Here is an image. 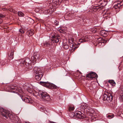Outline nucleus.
<instances>
[{"mask_svg":"<svg viewBox=\"0 0 123 123\" xmlns=\"http://www.w3.org/2000/svg\"><path fill=\"white\" fill-rule=\"evenodd\" d=\"M15 119L16 121L15 122V123H17L19 122V119L17 117H15Z\"/></svg>","mask_w":123,"mask_h":123,"instance_id":"obj_35","label":"nucleus"},{"mask_svg":"<svg viewBox=\"0 0 123 123\" xmlns=\"http://www.w3.org/2000/svg\"><path fill=\"white\" fill-rule=\"evenodd\" d=\"M88 37L87 36H83L80 39L78 42H76L75 43H73L74 42V39L73 38H70L69 39V43H71L70 44L71 48H73L74 49L77 48L79 44L81 43H83L89 40Z\"/></svg>","mask_w":123,"mask_h":123,"instance_id":"obj_1","label":"nucleus"},{"mask_svg":"<svg viewBox=\"0 0 123 123\" xmlns=\"http://www.w3.org/2000/svg\"><path fill=\"white\" fill-rule=\"evenodd\" d=\"M25 123H27V122H25Z\"/></svg>","mask_w":123,"mask_h":123,"instance_id":"obj_46","label":"nucleus"},{"mask_svg":"<svg viewBox=\"0 0 123 123\" xmlns=\"http://www.w3.org/2000/svg\"><path fill=\"white\" fill-rule=\"evenodd\" d=\"M95 8L97 10H98V9L99 10H100L101 9V8L99 6H96Z\"/></svg>","mask_w":123,"mask_h":123,"instance_id":"obj_38","label":"nucleus"},{"mask_svg":"<svg viewBox=\"0 0 123 123\" xmlns=\"http://www.w3.org/2000/svg\"><path fill=\"white\" fill-rule=\"evenodd\" d=\"M86 77L87 78V79L89 78L91 79H93L97 78L98 75L95 73L92 72L90 73L86 74Z\"/></svg>","mask_w":123,"mask_h":123,"instance_id":"obj_7","label":"nucleus"},{"mask_svg":"<svg viewBox=\"0 0 123 123\" xmlns=\"http://www.w3.org/2000/svg\"><path fill=\"white\" fill-rule=\"evenodd\" d=\"M63 47L65 49H68L69 46L68 44L66 43H64L63 44Z\"/></svg>","mask_w":123,"mask_h":123,"instance_id":"obj_23","label":"nucleus"},{"mask_svg":"<svg viewBox=\"0 0 123 123\" xmlns=\"http://www.w3.org/2000/svg\"><path fill=\"white\" fill-rule=\"evenodd\" d=\"M53 10L52 9H48L47 10L44 11L43 13L46 14H49L50 15L52 13V12Z\"/></svg>","mask_w":123,"mask_h":123,"instance_id":"obj_18","label":"nucleus"},{"mask_svg":"<svg viewBox=\"0 0 123 123\" xmlns=\"http://www.w3.org/2000/svg\"><path fill=\"white\" fill-rule=\"evenodd\" d=\"M86 111L88 113H90V114H91V116H94V118L96 117L95 116L96 115L95 113L94 112V110L91 108L89 107H88L86 108Z\"/></svg>","mask_w":123,"mask_h":123,"instance_id":"obj_8","label":"nucleus"},{"mask_svg":"<svg viewBox=\"0 0 123 123\" xmlns=\"http://www.w3.org/2000/svg\"><path fill=\"white\" fill-rule=\"evenodd\" d=\"M33 71V74L35 79L39 81L43 76V71L41 68L36 67H34Z\"/></svg>","mask_w":123,"mask_h":123,"instance_id":"obj_2","label":"nucleus"},{"mask_svg":"<svg viewBox=\"0 0 123 123\" xmlns=\"http://www.w3.org/2000/svg\"><path fill=\"white\" fill-rule=\"evenodd\" d=\"M39 55L38 54H36L35 53L34 54V56L31 57V59L32 61H36L39 57Z\"/></svg>","mask_w":123,"mask_h":123,"instance_id":"obj_15","label":"nucleus"},{"mask_svg":"<svg viewBox=\"0 0 123 123\" xmlns=\"http://www.w3.org/2000/svg\"><path fill=\"white\" fill-rule=\"evenodd\" d=\"M69 0H65L66 1H68Z\"/></svg>","mask_w":123,"mask_h":123,"instance_id":"obj_45","label":"nucleus"},{"mask_svg":"<svg viewBox=\"0 0 123 123\" xmlns=\"http://www.w3.org/2000/svg\"><path fill=\"white\" fill-rule=\"evenodd\" d=\"M18 14L19 16L20 17H23L24 16V14L21 12L19 11L18 12Z\"/></svg>","mask_w":123,"mask_h":123,"instance_id":"obj_24","label":"nucleus"},{"mask_svg":"<svg viewBox=\"0 0 123 123\" xmlns=\"http://www.w3.org/2000/svg\"><path fill=\"white\" fill-rule=\"evenodd\" d=\"M10 88L11 90H16L17 89V87L14 86H11V87H10Z\"/></svg>","mask_w":123,"mask_h":123,"instance_id":"obj_30","label":"nucleus"},{"mask_svg":"<svg viewBox=\"0 0 123 123\" xmlns=\"http://www.w3.org/2000/svg\"><path fill=\"white\" fill-rule=\"evenodd\" d=\"M107 117L109 119H111L114 117V115L113 114L108 115L107 116Z\"/></svg>","mask_w":123,"mask_h":123,"instance_id":"obj_25","label":"nucleus"},{"mask_svg":"<svg viewBox=\"0 0 123 123\" xmlns=\"http://www.w3.org/2000/svg\"><path fill=\"white\" fill-rule=\"evenodd\" d=\"M19 32L21 33H24V30L22 29H20L19 30Z\"/></svg>","mask_w":123,"mask_h":123,"instance_id":"obj_36","label":"nucleus"},{"mask_svg":"<svg viewBox=\"0 0 123 123\" xmlns=\"http://www.w3.org/2000/svg\"><path fill=\"white\" fill-rule=\"evenodd\" d=\"M5 15H3L2 14H0V18H3L5 17Z\"/></svg>","mask_w":123,"mask_h":123,"instance_id":"obj_37","label":"nucleus"},{"mask_svg":"<svg viewBox=\"0 0 123 123\" xmlns=\"http://www.w3.org/2000/svg\"><path fill=\"white\" fill-rule=\"evenodd\" d=\"M123 5V0L119 3H118L117 4H115L114 5V8L115 9H117L118 8L119 9L120 8L121 6Z\"/></svg>","mask_w":123,"mask_h":123,"instance_id":"obj_12","label":"nucleus"},{"mask_svg":"<svg viewBox=\"0 0 123 123\" xmlns=\"http://www.w3.org/2000/svg\"><path fill=\"white\" fill-rule=\"evenodd\" d=\"M80 74H82V73L81 72H79Z\"/></svg>","mask_w":123,"mask_h":123,"instance_id":"obj_44","label":"nucleus"},{"mask_svg":"<svg viewBox=\"0 0 123 123\" xmlns=\"http://www.w3.org/2000/svg\"><path fill=\"white\" fill-rule=\"evenodd\" d=\"M2 22V21L1 19H0V24H1Z\"/></svg>","mask_w":123,"mask_h":123,"instance_id":"obj_42","label":"nucleus"},{"mask_svg":"<svg viewBox=\"0 0 123 123\" xmlns=\"http://www.w3.org/2000/svg\"><path fill=\"white\" fill-rule=\"evenodd\" d=\"M2 10L3 11H6V10H8V9L6 8V7H4L2 8Z\"/></svg>","mask_w":123,"mask_h":123,"instance_id":"obj_39","label":"nucleus"},{"mask_svg":"<svg viewBox=\"0 0 123 123\" xmlns=\"http://www.w3.org/2000/svg\"><path fill=\"white\" fill-rule=\"evenodd\" d=\"M24 101L26 102L32 104L33 102V100L29 97H25L24 99Z\"/></svg>","mask_w":123,"mask_h":123,"instance_id":"obj_14","label":"nucleus"},{"mask_svg":"<svg viewBox=\"0 0 123 123\" xmlns=\"http://www.w3.org/2000/svg\"><path fill=\"white\" fill-rule=\"evenodd\" d=\"M55 24L56 25H57L59 24V21H58L55 20L54 21Z\"/></svg>","mask_w":123,"mask_h":123,"instance_id":"obj_33","label":"nucleus"},{"mask_svg":"<svg viewBox=\"0 0 123 123\" xmlns=\"http://www.w3.org/2000/svg\"><path fill=\"white\" fill-rule=\"evenodd\" d=\"M60 0H53L52 5L53 7L56 6L57 5L60 4Z\"/></svg>","mask_w":123,"mask_h":123,"instance_id":"obj_13","label":"nucleus"},{"mask_svg":"<svg viewBox=\"0 0 123 123\" xmlns=\"http://www.w3.org/2000/svg\"><path fill=\"white\" fill-rule=\"evenodd\" d=\"M70 36V37H71Z\"/></svg>","mask_w":123,"mask_h":123,"instance_id":"obj_48","label":"nucleus"},{"mask_svg":"<svg viewBox=\"0 0 123 123\" xmlns=\"http://www.w3.org/2000/svg\"><path fill=\"white\" fill-rule=\"evenodd\" d=\"M8 10L10 11L11 12H12L13 11V9H12L8 8Z\"/></svg>","mask_w":123,"mask_h":123,"instance_id":"obj_41","label":"nucleus"},{"mask_svg":"<svg viewBox=\"0 0 123 123\" xmlns=\"http://www.w3.org/2000/svg\"><path fill=\"white\" fill-rule=\"evenodd\" d=\"M41 97L44 100H47L49 98L48 94L46 92H43L41 93Z\"/></svg>","mask_w":123,"mask_h":123,"instance_id":"obj_10","label":"nucleus"},{"mask_svg":"<svg viewBox=\"0 0 123 123\" xmlns=\"http://www.w3.org/2000/svg\"><path fill=\"white\" fill-rule=\"evenodd\" d=\"M52 41L53 42L58 43L59 41V39L60 38V36L59 35L57 34H55V35L53 34L52 35Z\"/></svg>","mask_w":123,"mask_h":123,"instance_id":"obj_9","label":"nucleus"},{"mask_svg":"<svg viewBox=\"0 0 123 123\" xmlns=\"http://www.w3.org/2000/svg\"><path fill=\"white\" fill-rule=\"evenodd\" d=\"M74 109V106H70L69 108V111H73Z\"/></svg>","mask_w":123,"mask_h":123,"instance_id":"obj_31","label":"nucleus"},{"mask_svg":"<svg viewBox=\"0 0 123 123\" xmlns=\"http://www.w3.org/2000/svg\"><path fill=\"white\" fill-rule=\"evenodd\" d=\"M106 17H108L109 18H110V17L112 16V14L111 13H106Z\"/></svg>","mask_w":123,"mask_h":123,"instance_id":"obj_28","label":"nucleus"},{"mask_svg":"<svg viewBox=\"0 0 123 123\" xmlns=\"http://www.w3.org/2000/svg\"><path fill=\"white\" fill-rule=\"evenodd\" d=\"M108 82L110 83L111 85L113 86L115 85L116 83L114 81L112 80H109Z\"/></svg>","mask_w":123,"mask_h":123,"instance_id":"obj_22","label":"nucleus"},{"mask_svg":"<svg viewBox=\"0 0 123 123\" xmlns=\"http://www.w3.org/2000/svg\"><path fill=\"white\" fill-rule=\"evenodd\" d=\"M0 115H2L4 117V118L6 119L10 117V114L8 111L4 110L2 107H0Z\"/></svg>","mask_w":123,"mask_h":123,"instance_id":"obj_5","label":"nucleus"},{"mask_svg":"<svg viewBox=\"0 0 123 123\" xmlns=\"http://www.w3.org/2000/svg\"><path fill=\"white\" fill-rule=\"evenodd\" d=\"M20 62V65L21 66H24L29 70H31L32 68L31 65V61L28 58H26L25 60L22 59L19 61Z\"/></svg>","mask_w":123,"mask_h":123,"instance_id":"obj_3","label":"nucleus"},{"mask_svg":"<svg viewBox=\"0 0 123 123\" xmlns=\"http://www.w3.org/2000/svg\"><path fill=\"white\" fill-rule=\"evenodd\" d=\"M81 113L80 111H79V112L76 113V114L77 117L78 118V117H79L80 116L81 114Z\"/></svg>","mask_w":123,"mask_h":123,"instance_id":"obj_32","label":"nucleus"},{"mask_svg":"<svg viewBox=\"0 0 123 123\" xmlns=\"http://www.w3.org/2000/svg\"><path fill=\"white\" fill-rule=\"evenodd\" d=\"M34 31L33 29H31L28 31L27 32V34L29 36H30L33 35L34 33Z\"/></svg>","mask_w":123,"mask_h":123,"instance_id":"obj_16","label":"nucleus"},{"mask_svg":"<svg viewBox=\"0 0 123 123\" xmlns=\"http://www.w3.org/2000/svg\"><path fill=\"white\" fill-rule=\"evenodd\" d=\"M113 92L112 91H108L105 92L103 96V100L110 102L113 99Z\"/></svg>","mask_w":123,"mask_h":123,"instance_id":"obj_4","label":"nucleus"},{"mask_svg":"<svg viewBox=\"0 0 123 123\" xmlns=\"http://www.w3.org/2000/svg\"><path fill=\"white\" fill-rule=\"evenodd\" d=\"M97 44H98L102 46H103L105 45L107 41L102 38H99L96 40Z\"/></svg>","mask_w":123,"mask_h":123,"instance_id":"obj_6","label":"nucleus"},{"mask_svg":"<svg viewBox=\"0 0 123 123\" xmlns=\"http://www.w3.org/2000/svg\"><path fill=\"white\" fill-rule=\"evenodd\" d=\"M85 115L81 113V114L80 116L79 117H78V118L80 119H83L85 117Z\"/></svg>","mask_w":123,"mask_h":123,"instance_id":"obj_26","label":"nucleus"},{"mask_svg":"<svg viewBox=\"0 0 123 123\" xmlns=\"http://www.w3.org/2000/svg\"><path fill=\"white\" fill-rule=\"evenodd\" d=\"M120 96L121 98V100L123 101V92L122 91L120 94Z\"/></svg>","mask_w":123,"mask_h":123,"instance_id":"obj_29","label":"nucleus"},{"mask_svg":"<svg viewBox=\"0 0 123 123\" xmlns=\"http://www.w3.org/2000/svg\"><path fill=\"white\" fill-rule=\"evenodd\" d=\"M49 43L48 42H45L44 43V45L46 47L49 46Z\"/></svg>","mask_w":123,"mask_h":123,"instance_id":"obj_27","label":"nucleus"},{"mask_svg":"<svg viewBox=\"0 0 123 123\" xmlns=\"http://www.w3.org/2000/svg\"><path fill=\"white\" fill-rule=\"evenodd\" d=\"M36 2V3H37V2Z\"/></svg>","mask_w":123,"mask_h":123,"instance_id":"obj_47","label":"nucleus"},{"mask_svg":"<svg viewBox=\"0 0 123 123\" xmlns=\"http://www.w3.org/2000/svg\"><path fill=\"white\" fill-rule=\"evenodd\" d=\"M5 64V62L1 60L0 61V64L2 65H4Z\"/></svg>","mask_w":123,"mask_h":123,"instance_id":"obj_34","label":"nucleus"},{"mask_svg":"<svg viewBox=\"0 0 123 123\" xmlns=\"http://www.w3.org/2000/svg\"><path fill=\"white\" fill-rule=\"evenodd\" d=\"M60 3L62 2L65 3V2L66 1L65 0H60Z\"/></svg>","mask_w":123,"mask_h":123,"instance_id":"obj_40","label":"nucleus"},{"mask_svg":"<svg viewBox=\"0 0 123 123\" xmlns=\"http://www.w3.org/2000/svg\"><path fill=\"white\" fill-rule=\"evenodd\" d=\"M88 107L87 106V105L86 104H84L83 105H82L81 106V108L82 109V110H84L85 111H86L87 108Z\"/></svg>","mask_w":123,"mask_h":123,"instance_id":"obj_21","label":"nucleus"},{"mask_svg":"<svg viewBox=\"0 0 123 123\" xmlns=\"http://www.w3.org/2000/svg\"><path fill=\"white\" fill-rule=\"evenodd\" d=\"M51 123H55V122H51Z\"/></svg>","mask_w":123,"mask_h":123,"instance_id":"obj_43","label":"nucleus"},{"mask_svg":"<svg viewBox=\"0 0 123 123\" xmlns=\"http://www.w3.org/2000/svg\"><path fill=\"white\" fill-rule=\"evenodd\" d=\"M86 86L88 87L90 90H92L95 87V85L93 83H86Z\"/></svg>","mask_w":123,"mask_h":123,"instance_id":"obj_11","label":"nucleus"},{"mask_svg":"<svg viewBox=\"0 0 123 123\" xmlns=\"http://www.w3.org/2000/svg\"><path fill=\"white\" fill-rule=\"evenodd\" d=\"M14 51L13 50L11 51V53H10L9 56L10 60L12 59L13 58Z\"/></svg>","mask_w":123,"mask_h":123,"instance_id":"obj_20","label":"nucleus"},{"mask_svg":"<svg viewBox=\"0 0 123 123\" xmlns=\"http://www.w3.org/2000/svg\"><path fill=\"white\" fill-rule=\"evenodd\" d=\"M40 84L42 86L47 87L49 86L50 84L48 82H44L41 81L40 82Z\"/></svg>","mask_w":123,"mask_h":123,"instance_id":"obj_19","label":"nucleus"},{"mask_svg":"<svg viewBox=\"0 0 123 123\" xmlns=\"http://www.w3.org/2000/svg\"><path fill=\"white\" fill-rule=\"evenodd\" d=\"M108 31H106L105 30H102L101 31L99 32L100 34L102 36H106L107 35V32Z\"/></svg>","mask_w":123,"mask_h":123,"instance_id":"obj_17","label":"nucleus"}]
</instances>
